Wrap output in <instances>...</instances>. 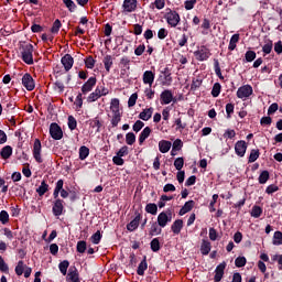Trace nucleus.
Instances as JSON below:
<instances>
[{
	"mask_svg": "<svg viewBox=\"0 0 282 282\" xmlns=\"http://www.w3.org/2000/svg\"><path fill=\"white\" fill-rule=\"evenodd\" d=\"M225 270H226V262H221L220 264L217 265L215 270V276H214L215 282H219L221 281V279H224Z\"/></svg>",
	"mask_w": 282,
	"mask_h": 282,
	"instance_id": "obj_15",
	"label": "nucleus"
},
{
	"mask_svg": "<svg viewBox=\"0 0 282 282\" xmlns=\"http://www.w3.org/2000/svg\"><path fill=\"white\" fill-rule=\"evenodd\" d=\"M182 228H184V220L183 219H177L172 224V232H174V235H180V232H182Z\"/></svg>",
	"mask_w": 282,
	"mask_h": 282,
	"instance_id": "obj_21",
	"label": "nucleus"
},
{
	"mask_svg": "<svg viewBox=\"0 0 282 282\" xmlns=\"http://www.w3.org/2000/svg\"><path fill=\"white\" fill-rule=\"evenodd\" d=\"M149 135H151V128L145 127L139 135V144H144V141L147 140V138H149Z\"/></svg>",
	"mask_w": 282,
	"mask_h": 282,
	"instance_id": "obj_24",
	"label": "nucleus"
},
{
	"mask_svg": "<svg viewBox=\"0 0 282 282\" xmlns=\"http://www.w3.org/2000/svg\"><path fill=\"white\" fill-rule=\"evenodd\" d=\"M121 118H122V115H120V112H112V119H111L112 127H116L117 124H119Z\"/></svg>",
	"mask_w": 282,
	"mask_h": 282,
	"instance_id": "obj_50",
	"label": "nucleus"
},
{
	"mask_svg": "<svg viewBox=\"0 0 282 282\" xmlns=\"http://www.w3.org/2000/svg\"><path fill=\"white\" fill-rule=\"evenodd\" d=\"M246 151H248V143L243 140L237 141L235 144L236 155L243 158V155H246Z\"/></svg>",
	"mask_w": 282,
	"mask_h": 282,
	"instance_id": "obj_8",
	"label": "nucleus"
},
{
	"mask_svg": "<svg viewBox=\"0 0 282 282\" xmlns=\"http://www.w3.org/2000/svg\"><path fill=\"white\" fill-rule=\"evenodd\" d=\"M87 250V242L85 240L77 242V252L80 254H84V252Z\"/></svg>",
	"mask_w": 282,
	"mask_h": 282,
	"instance_id": "obj_52",
	"label": "nucleus"
},
{
	"mask_svg": "<svg viewBox=\"0 0 282 282\" xmlns=\"http://www.w3.org/2000/svg\"><path fill=\"white\" fill-rule=\"evenodd\" d=\"M42 145L41 140L35 139L33 143V158L37 164H43V156L41 155Z\"/></svg>",
	"mask_w": 282,
	"mask_h": 282,
	"instance_id": "obj_4",
	"label": "nucleus"
},
{
	"mask_svg": "<svg viewBox=\"0 0 282 282\" xmlns=\"http://www.w3.org/2000/svg\"><path fill=\"white\" fill-rule=\"evenodd\" d=\"M239 43V33H236L231 36L228 50L230 52H234V50H237V44Z\"/></svg>",
	"mask_w": 282,
	"mask_h": 282,
	"instance_id": "obj_26",
	"label": "nucleus"
},
{
	"mask_svg": "<svg viewBox=\"0 0 282 282\" xmlns=\"http://www.w3.org/2000/svg\"><path fill=\"white\" fill-rule=\"evenodd\" d=\"M155 80V74L151 70H145L143 73V83L144 85H150V87L153 85V82Z\"/></svg>",
	"mask_w": 282,
	"mask_h": 282,
	"instance_id": "obj_19",
	"label": "nucleus"
},
{
	"mask_svg": "<svg viewBox=\"0 0 282 282\" xmlns=\"http://www.w3.org/2000/svg\"><path fill=\"white\" fill-rule=\"evenodd\" d=\"M173 102V91L165 89L161 93V105H171Z\"/></svg>",
	"mask_w": 282,
	"mask_h": 282,
	"instance_id": "obj_14",
	"label": "nucleus"
},
{
	"mask_svg": "<svg viewBox=\"0 0 282 282\" xmlns=\"http://www.w3.org/2000/svg\"><path fill=\"white\" fill-rule=\"evenodd\" d=\"M63 204H65L63 199H55L53 204V215H55V217H61V215H63V210H65V206Z\"/></svg>",
	"mask_w": 282,
	"mask_h": 282,
	"instance_id": "obj_10",
	"label": "nucleus"
},
{
	"mask_svg": "<svg viewBox=\"0 0 282 282\" xmlns=\"http://www.w3.org/2000/svg\"><path fill=\"white\" fill-rule=\"evenodd\" d=\"M122 8L123 12H135L138 9V0H124Z\"/></svg>",
	"mask_w": 282,
	"mask_h": 282,
	"instance_id": "obj_12",
	"label": "nucleus"
},
{
	"mask_svg": "<svg viewBox=\"0 0 282 282\" xmlns=\"http://www.w3.org/2000/svg\"><path fill=\"white\" fill-rule=\"evenodd\" d=\"M135 102H138V93H134L130 96L128 100V107H135Z\"/></svg>",
	"mask_w": 282,
	"mask_h": 282,
	"instance_id": "obj_59",
	"label": "nucleus"
},
{
	"mask_svg": "<svg viewBox=\"0 0 282 282\" xmlns=\"http://www.w3.org/2000/svg\"><path fill=\"white\" fill-rule=\"evenodd\" d=\"M76 127H78V122L76 121V118H74L73 116L68 117V128L70 129V131H74V129H76Z\"/></svg>",
	"mask_w": 282,
	"mask_h": 282,
	"instance_id": "obj_57",
	"label": "nucleus"
},
{
	"mask_svg": "<svg viewBox=\"0 0 282 282\" xmlns=\"http://www.w3.org/2000/svg\"><path fill=\"white\" fill-rule=\"evenodd\" d=\"M144 127V122L138 120L135 121V123L133 124L132 129L133 131H135V133H139V131H142V128Z\"/></svg>",
	"mask_w": 282,
	"mask_h": 282,
	"instance_id": "obj_63",
	"label": "nucleus"
},
{
	"mask_svg": "<svg viewBox=\"0 0 282 282\" xmlns=\"http://www.w3.org/2000/svg\"><path fill=\"white\" fill-rule=\"evenodd\" d=\"M195 208V200H188L184 204V206L180 209L178 215H186V213H191Z\"/></svg>",
	"mask_w": 282,
	"mask_h": 282,
	"instance_id": "obj_20",
	"label": "nucleus"
},
{
	"mask_svg": "<svg viewBox=\"0 0 282 282\" xmlns=\"http://www.w3.org/2000/svg\"><path fill=\"white\" fill-rule=\"evenodd\" d=\"M270 180V172L263 171L259 176V184H265Z\"/></svg>",
	"mask_w": 282,
	"mask_h": 282,
	"instance_id": "obj_48",
	"label": "nucleus"
},
{
	"mask_svg": "<svg viewBox=\"0 0 282 282\" xmlns=\"http://www.w3.org/2000/svg\"><path fill=\"white\" fill-rule=\"evenodd\" d=\"M171 141L162 140L159 142V151L161 153H169V151H171Z\"/></svg>",
	"mask_w": 282,
	"mask_h": 282,
	"instance_id": "obj_22",
	"label": "nucleus"
},
{
	"mask_svg": "<svg viewBox=\"0 0 282 282\" xmlns=\"http://www.w3.org/2000/svg\"><path fill=\"white\" fill-rule=\"evenodd\" d=\"M141 219H142V214L137 213L134 219L127 225V230H129V232H133V230H138V226H140Z\"/></svg>",
	"mask_w": 282,
	"mask_h": 282,
	"instance_id": "obj_13",
	"label": "nucleus"
},
{
	"mask_svg": "<svg viewBox=\"0 0 282 282\" xmlns=\"http://www.w3.org/2000/svg\"><path fill=\"white\" fill-rule=\"evenodd\" d=\"M90 239H91V242L95 245L100 243V239H102V235L100 234V230L94 234Z\"/></svg>",
	"mask_w": 282,
	"mask_h": 282,
	"instance_id": "obj_58",
	"label": "nucleus"
},
{
	"mask_svg": "<svg viewBox=\"0 0 282 282\" xmlns=\"http://www.w3.org/2000/svg\"><path fill=\"white\" fill-rule=\"evenodd\" d=\"M145 210L150 214V215H158V205L150 203L145 206Z\"/></svg>",
	"mask_w": 282,
	"mask_h": 282,
	"instance_id": "obj_43",
	"label": "nucleus"
},
{
	"mask_svg": "<svg viewBox=\"0 0 282 282\" xmlns=\"http://www.w3.org/2000/svg\"><path fill=\"white\" fill-rule=\"evenodd\" d=\"M164 79L162 82V85L164 87H171L172 83H173V77L171 76V70H169V68H164V70L162 72Z\"/></svg>",
	"mask_w": 282,
	"mask_h": 282,
	"instance_id": "obj_18",
	"label": "nucleus"
},
{
	"mask_svg": "<svg viewBox=\"0 0 282 282\" xmlns=\"http://www.w3.org/2000/svg\"><path fill=\"white\" fill-rule=\"evenodd\" d=\"M182 147H184V143L180 139H176L173 142L172 149L173 151H182Z\"/></svg>",
	"mask_w": 282,
	"mask_h": 282,
	"instance_id": "obj_61",
	"label": "nucleus"
},
{
	"mask_svg": "<svg viewBox=\"0 0 282 282\" xmlns=\"http://www.w3.org/2000/svg\"><path fill=\"white\" fill-rule=\"evenodd\" d=\"M145 94V98H148V100H153L154 96H155V90H153V88H151V86L149 88H147L144 90Z\"/></svg>",
	"mask_w": 282,
	"mask_h": 282,
	"instance_id": "obj_60",
	"label": "nucleus"
},
{
	"mask_svg": "<svg viewBox=\"0 0 282 282\" xmlns=\"http://www.w3.org/2000/svg\"><path fill=\"white\" fill-rule=\"evenodd\" d=\"M34 45L26 44L22 47L21 56L22 61L26 63V65H34Z\"/></svg>",
	"mask_w": 282,
	"mask_h": 282,
	"instance_id": "obj_1",
	"label": "nucleus"
},
{
	"mask_svg": "<svg viewBox=\"0 0 282 282\" xmlns=\"http://www.w3.org/2000/svg\"><path fill=\"white\" fill-rule=\"evenodd\" d=\"M219 94H221V84L219 83H215L212 89V96L214 98H217V96H219Z\"/></svg>",
	"mask_w": 282,
	"mask_h": 282,
	"instance_id": "obj_41",
	"label": "nucleus"
},
{
	"mask_svg": "<svg viewBox=\"0 0 282 282\" xmlns=\"http://www.w3.org/2000/svg\"><path fill=\"white\" fill-rule=\"evenodd\" d=\"M50 134L53 140H63V129H61V126H58V123H51Z\"/></svg>",
	"mask_w": 282,
	"mask_h": 282,
	"instance_id": "obj_5",
	"label": "nucleus"
},
{
	"mask_svg": "<svg viewBox=\"0 0 282 282\" xmlns=\"http://www.w3.org/2000/svg\"><path fill=\"white\" fill-rule=\"evenodd\" d=\"M148 268H149V264L147 263V256H144L143 260L140 262L137 269V274H139V276H144V271Z\"/></svg>",
	"mask_w": 282,
	"mask_h": 282,
	"instance_id": "obj_25",
	"label": "nucleus"
},
{
	"mask_svg": "<svg viewBox=\"0 0 282 282\" xmlns=\"http://www.w3.org/2000/svg\"><path fill=\"white\" fill-rule=\"evenodd\" d=\"M273 246H282V232L275 231L273 235Z\"/></svg>",
	"mask_w": 282,
	"mask_h": 282,
	"instance_id": "obj_39",
	"label": "nucleus"
},
{
	"mask_svg": "<svg viewBox=\"0 0 282 282\" xmlns=\"http://www.w3.org/2000/svg\"><path fill=\"white\" fill-rule=\"evenodd\" d=\"M109 94V89H107L105 86H97L95 91H93L88 98V102H96L99 98H102V96H107Z\"/></svg>",
	"mask_w": 282,
	"mask_h": 282,
	"instance_id": "obj_2",
	"label": "nucleus"
},
{
	"mask_svg": "<svg viewBox=\"0 0 282 282\" xmlns=\"http://www.w3.org/2000/svg\"><path fill=\"white\" fill-rule=\"evenodd\" d=\"M259 155H260V152L259 150H251L250 152V155H249V164H252V162H257V160H259Z\"/></svg>",
	"mask_w": 282,
	"mask_h": 282,
	"instance_id": "obj_38",
	"label": "nucleus"
},
{
	"mask_svg": "<svg viewBox=\"0 0 282 282\" xmlns=\"http://www.w3.org/2000/svg\"><path fill=\"white\" fill-rule=\"evenodd\" d=\"M62 65L66 72H69L72 67H74V57L72 55L66 54L62 57Z\"/></svg>",
	"mask_w": 282,
	"mask_h": 282,
	"instance_id": "obj_17",
	"label": "nucleus"
},
{
	"mask_svg": "<svg viewBox=\"0 0 282 282\" xmlns=\"http://www.w3.org/2000/svg\"><path fill=\"white\" fill-rule=\"evenodd\" d=\"M150 246H151L152 252H160V239L158 238L152 239Z\"/></svg>",
	"mask_w": 282,
	"mask_h": 282,
	"instance_id": "obj_46",
	"label": "nucleus"
},
{
	"mask_svg": "<svg viewBox=\"0 0 282 282\" xmlns=\"http://www.w3.org/2000/svg\"><path fill=\"white\" fill-rule=\"evenodd\" d=\"M165 19L167 23L171 25V28H177L181 21L180 13H177V11L171 10L165 14Z\"/></svg>",
	"mask_w": 282,
	"mask_h": 282,
	"instance_id": "obj_3",
	"label": "nucleus"
},
{
	"mask_svg": "<svg viewBox=\"0 0 282 282\" xmlns=\"http://www.w3.org/2000/svg\"><path fill=\"white\" fill-rule=\"evenodd\" d=\"M110 110L112 113H120V99L113 98L110 102Z\"/></svg>",
	"mask_w": 282,
	"mask_h": 282,
	"instance_id": "obj_27",
	"label": "nucleus"
},
{
	"mask_svg": "<svg viewBox=\"0 0 282 282\" xmlns=\"http://www.w3.org/2000/svg\"><path fill=\"white\" fill-rule=\"evenodd\" d=\"M63 3L66 6L69 12H74V10H76V3H74L72 0H63Z\"/></svg>",
	"mask_w": 282,
	"mask_h": 282,
	"instance_id": "obj_62",
	"label": "nucleus"
},
{
	"mask_svg": "<svg viewBox=\"0 0 282 282\" xmlns=\"http://www.w3.org/2000/svg\"><path fill=\"white\" fill-rule=\"evenodd\" d=\"M85 65L87 69H94V66L96 65V59H94L93 56H88L85 61Z\"/></svg>",
	"mask_w": 282,
	"mask_h": 282,
	"instance_id": "obj_55",
	"label": "nucleus"
},
{
	"mask_svg": "<svg viewBox=\"0 0 282 282\" xmlns=\"http://www.w3.org/2000/svg\"><path fill=\"white\" fill-rule=\"evenodd\" d=\"M22 85L25 87L28 91H33L35 84H34V78H32V75L30 74H24L22 77Z\"/></svg>",
	"mask_w": 282,
	"mask_h": 282,
	"instance_id": "obj_11",
	"label": "nucleus"
},
{
	"mask_svg": "<svg viewBox=\"0 0 282 282\" xmlns=\"http://www.w3.org/2000/svg\"><path fill=\"white\" fill-rule=\"evenodd\" d=\"M104 65L106 72H111V65H113V57H111V55H106L104 58Z\"/></svg>",
	"mask_w": 282,
	"mask_h": 282,
	"instance_id": "obj_31",
	"label": "nucleus"
},
{
	"mask_svg": "<svg viewBox=\"0 0 282 282\" xmlns=\"http://www.w3.org/2000/svg\"><path fill=\"white\" fill-rule=\"evenodd\" d=\"M246 263H247L246 257H238L235 260L236 268H243L246 265Z\"/></svg>",
	"mask_w": 282,
	"mask_h": 282,
	"instance_id": "obj_56",
	"label": "nucleus"
},
{
	"mask_svg": "<svg viewBox=\"0 0 282 282\" xmlns=\"http://www.w3.org/2000/svg\"><path fill=\"white\" fill-rule=\"evenodd\" d=\"M97 79L96 77H90L82 87L83 94H89L94 87H96Z\"/></svg>",
	"mask_w": 282,
	"mask_h": 282,
	"instance_id": "obj_16",
	"label": "nucleus"
},
{
	"mask_svg": "<svg viewBox=\"0 0 282 282\" xmlns=\"http://www.w3.org/2000/svg\"><path fill=\"white\" fill-rule=\"evenodd\" d=\"M164 6H166V0H155L150 4V8H152V10L154 8H156V10H164Z\"/></svg>",
	"mask_w": 282,
	"mask_h": 282,
	"instance_id": "obj_32",
	"label": "nucleus"
},
{
	"mask_svg": "<svg viewBox=\"0 0 282 282\" xmlns=\"http://www.w3.org/2000/svg\"><path fill=\"white\" fill-rule=\"evenodd\" d=\"M62 25L63 24L61 23V20H58V19L55 20L54 23H53V26L51 29L52 34H58Z\"/></svg>",
	"mask_w": 282,
	"mask_h": 282,
	"instance_id": "obj_47",
	"label": "nucleus"
},
{
	"mask_svg": "<svg viewBox=\"0 0 282 282\" xmlns=\"http://www.w3.org/2000/svg\"><path fill=\"white\" fill-rule=\"evenodd\" d=\"M24 270H25V264L23 263L22 260H20L15 267V274H18V276H21Z\"/></svg>",
	"mask_w": 282,
	"mask_h": 282,
	"instance_id": "obj_49",
	"label": "nucleus"
},
{
	"mask_svg": "<svg viewBox=\"0 0 282 282\" xmlns=\"http://www.w3.org/2000/svg\"><path fill=\"white\" fill-rule=\"evenodd\" d=\"M172 214L171 212H162L161 214H159L158 216V224L161 228H165L166 224L171 223L172 219Z\"/></svg>",
	"mask_w": 282,
	"mask_h": 282,
	"instance_id": "obj_9",
	"label": "nucleus"
},
{
	"mask_svg": "<svg viewBox=\"0 0 282 282\" xmlns=\"http://www.w3.org/2000/svg\"><path fill=\"white\" fill-rule=\"evenodd\" d=\"M89 156V148L83 145L79 149V160H87Z\"/></svg>",
	"mask_w": 282,
	"mask_h": 282,
	"instance_id": "obj_37",
	"label": "nucleus"
},
{
	"mask_svg": "<svg viewBox=\"0 0 282 282\" xmlns=\"http://www.w3.org/2000/svg\"><path fill=\"white\" fill-rule=\"evenodd\" d=\"M199 87H202V79L194 78L191 85V89L195 90V89H199Z\"/></svg>",
	"mask_w": 282,
	"mask_h": 282,
	"instance_id": "obj_64",
	"label": "nucleus"
},
{
	"mask_svg": "<svg viewBox=\"0 0 282 282\" xmlns=\"http://www.w3.org/2000/svg\"><path fill=\"white\" fill-rule=\"evenodd\" d=\"M0 221L3 225H6V224H8V221H10V215L8 214V212H6V210L0 212Z\"/></svg>",
	"mask_w": 282,
	"mask_h": 282,
	"instance_id": "obj_54",
	"label": "nucleus"
},
{
	"mask_svg": "<svg viewBox=\"0 0 282 282\" xmlns=\"http://www.w3.org/2000/svg\"><path fill=\"white\" fill-rule=\"evenodd\" d=\"M174 166H175L176 171H182V169H184V158L175 159Z\"/></svg>",
	"mask_w": 282,
	"mask_h": 282,
	"instance_id": "obj_53",
	"label": "nucleus"
},
{
	"mask_svg": "<svg viewBox=\"0 0 282 282\" xmlns=\"http://www.w3.org/2000/svg\"><path fill=\"white\" fill-rule=\"evenodd\" d=\"M210 248H212L210 241H208V240H203L202 241V245H200L202 254H204V256L209 254L210 253Z\"/></svg>",
	"mask_w": 282,
	"mask_h": 282,
	"instance_id": "obj_28",
	"label": "nucleus"
},
{
	"mask_svg": "<svg viewBox=\"0 0 282 282\" xmlns=\"http://www.w3.org/2000/svg\"><path fill=\"white\" fill-rule=\"evenodd\" d=\"M252 91H253L252 86L250 85L241 86L237 90V98H240L241 100H243V98H250V96H252Z\"/></svg>",
	"mask_w": 282,
	"mask_h": 282,
	"instance_id": "obj_7",
	"label": "nucleus"
},
{
	"mask_svg": "<svg viewBox=\"0 0 282 282\" xmlns=\"http://www.w3.org/2000/svg\"><path fill=\"white\" fill-rule=\"evenodd\" d=\"M67 268H69V261L64 260L59 263V272L65 276L67 274Z\"/></svg>",
	"mask_w": 282,
	"mask_h": 282,
	"instance_id": "obj_51",
	"label": "nucleus"
},
{
	"mask_svg": "<svg viewBox=\"0 0 282 282\" xmlns=\"http://www.w3.org/2000/svg\"><path fill=\"white\" fill-rule=\"evenodd\" d=\"M89 124L93 129H97V131H100V127H102V123L98 117L91 119Z\"/></svg>",
	"mask_w": 282,
	"mask_h": 282,
	"instance_id": "obj_44",
	"label": "nucleus"
},
{
	"mask_svg": "<svg viewBox=\"0 0 282 282\" xmlns=\"http://www.w3.org/2000/svg\"><path fill=\"white\" fill-rule=\"evenodd\" d=\"M194 56L196 61H208L210 57V50L206 48V46H200L199 50L194 52Z\"/></svg>",
	"mask_w": 282,
	"mask_h": 282,
	"instance_id": "obj_6",
	"label": "nucleus"
},
{
	"mask_svg": "<svg viewBox=\"0 0 282 282\" xmlns=\"http://www.w3.org/2000/svg\"><path fill=\"white\" fill-rule=\"evenodd\" d=\"M131 59L129 57H122L119 62L120 68L131 69Z\"/></svg>",
	"mask_w": 282,
	"mask_h": 282,
	"instance_id": "obj_36",
	"label": "nucleus"
},
{
	"mask_svg": "<svg viewBox=\"0 0 282 282\" xmlns=\"http://www.w3.org/2000/svg\"><path fill=\"white\" fill-rule=\"evenodd\" d=\"M153 116V108H147L143 109L142 112H140L139 118L140 120H151V117Z\"/></svg>",
	"mask_w": 282,
	"mask_h": 282,
	"instance_id": "obj_23",
	"label": "nucleus"
},
{
	"mask_svg": "<svg viewBox=\"0 0 282 282\" xmlns=\"http://www.w3.org/2000/svg\"><path fill=\"white\" fill-rule=\"evenodd\" d=\"M126 143L129 144V147L135 144V134L133 132L126 134Z\"/></svg>",
	"mask_w": 282,
	"mask_h": 282,
	"instance_id": "obj_45",
	"label": "nucleus"
},
{
	"mask_svg": "<svg viewBox=\"0 0 282 282\" xmlns=\"http://www.w3.org/2000/svg\"><path fill=\"white\" fill-rule=\"evenodd\" d=\"M50 185H47V183L45 181H43L40 185V187L36 189L37 195H40V197H43V195L48 191Z\"/></svg>",
	"mask_w": 282,
	"mask_h": 282,
	"instance_id": "obj_33",
	"label": "nucleus"
},
{
	"mask_svg": "<svg viewBox=\"0 0 282 282\" xmlns=\"http://www.w3.org/2000/svg\"><path fill=\"white\" fill-rule=\"evenodd\" d=\"M257 58V53L254 51H247L245 54V61L247 63H252Z\"/></svg>",
	"mask_w": 282,
	"mask_h": 282,
	"instance_id": "obj_40",
	"label": "nucleus"
},
{
	"mask_svg": "<svg viewBox=\"0 0 282 282\" xmlns=\"http://www.w3.org/2000/svg\"><path fill=\"white\" fill-rule=\"evenodd\" d=\"M263 215V209L257 205H254L251 209V217H254L256 219H259Z\"/></svg>",
	"mask_w": 282,
	"mask_h": 282,
	"instance_id": "obj_35",
	"label": "nucleus"
},
{
	"mask_svg": "<svg viewBox=\"0 0 282 282\" xmlns=\"http://www.w3.org/2000/svg\"><path fill=\"white\" fill-rule=\"evenodd\" d=\"M68 279L72 282H80V279L78 278V270H76V268L69 269Z\"/></svg>",
	"mask_w": 282,
	"mask_h": 282,
	"instance_id": "obj_30",
	"label": "nucleus"
},
{
	"mask_svg": "<svg viewBox=\"0 0 282 282\" xmlns=\"http://www.w3.org/2000/svg\"><path fill=\"white\" fill-rule=\"evenodd\" d=\"M0 155H1L2 160L10 159V156L12 155V147H10V145L4 147L1 150Z\"/></svg>",
	"mask_w": 282,
	"mask_h": 282,
	"instance_id": "obj_29",
	"label": "nucleus"
},
{
	"mask_svg": "<svg viewBox=\"0 0 282 282\" xmlns=\"http://www.w3.org/2000/svg\"><path fill=\"white\" fill-rule=\"evenodd\" d=\"M161 234H162V228H160L158 223H153L150 228V236L154 237V235H161Z\"/></svg>",
	"mask_w": 282,
	"mask_h": 282,
	"instance_id": "obj_34",
	"label": "nucleus"
},
{
	"mask_svg": "<svg viewBox=\"0 0 282 282\" xmlns=\"http://www.w3.org/2000/svg\"><path fill=\"white\" fill-rule=\"evenodd\" d=\"M272 41L271 40H265L264 45L262 46V52L264 54H270L272 52Z\"/></svg>",
	"mask_w": 282,
	"mask_h": 282,
	"instance_id": "obj_42",
	"label": "nucleus"
}]
</instances>
